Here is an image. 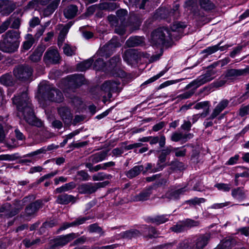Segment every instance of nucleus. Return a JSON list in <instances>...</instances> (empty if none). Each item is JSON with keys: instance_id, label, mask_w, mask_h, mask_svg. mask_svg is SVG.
<instances>
[{"instance_id": "nucleus-1", "label": "nucleus", "mask_w": 249, "mask_h": 249, "mask_svg": "<svg viewBox=\"0 0 249 249\" xmlns=\"http://www.w3.org/2000/svg\"><path fill=\"white\" fill-rule=\"evenodd\" d=\"M12 100L18 110L22 112L24 118L29 124L37 127L42 126V122L34 115L32 105L26 92H22L20 96H15Z\"/></svg>"}, {"instance_id": "nucleus-2", "label": "nucleus", "mask_w": 249, "mask_h": 249, "mask_svg": "<svg viewBox=\"0 0 249 249\" xmlns=\"http://www.w3.org/2000/svg\"><path fill=\"white\" fill-rule=\"evenodd\" d=\"M230 61V59L228 57L225 58L216 63H214L211 65L209 68L208 70L206 71V73L204 74L201 75L197 77L196 80H194L191 84L192 85H196V87H199L200 86L212 81L215 77L216 71L213 70L218 64L223 67Z\"/></svg>"}, {"instance_id": "nucleus-3", "label": "nucleus", "mask_w": 249, "mask_h": 249, "mask_svg": "<svg viewBox=\"0 0 249 249\" xmlns=\"http://www.w3.org/2000/svg\"><path fill=\"white\" fill-rule=\"evenodd\" d=\"M173 36L168 28L160 27L152 32L151 41L153 45L156 46H167Z\"/></svg>"}, {"instance_id": "nucleus-4", "label": "nucleus", "mask_w": 249, "mask_h": 249, "mask_svg": "<svg viewBox=\"0 0 249 249\" xmlns=\"http://www.w3.org/2000/svg\"><path fill=\"white\" fill-rule=\"evenodd\" d=\"M38 91L42 93L48 100L56 103H61L64 100V96L61 91L47 84H40Z\"/></svg>"}, {"instance_id": "nucleus-5", "label": "nucleus", "mask_w": 249, "mask_h": 249, "mask_svg": "<svg viewBox=\"0 0 249 249\" xmlns=\"http://www.w3.org/2000/svg\"><path fill=\"white\" fill-rule=\"evenodd\" d=\"M29 199L28 197H25L21 200H16L13 205L6 203L0 208V213H4L7 218L12 217L19 213Z\"/></svg>"}, {"instance_id": "nucleus-6", "label": "nucleus", "mask_w": 249, "mask_h": 249, "mask_svg": "<svg viewBox=\"0 0 249 249\" xmlns=\"http://www.w3.org/2000/svg\"><path fill=\"white\" fill-rule=\"evenodd\" d=\"M108 184L107 181L98 183H87L80 185L77 190L81 194H91L95 193L98 189L104 187Z\"/></svg>"}, {"instance_id": "nucleus-7", "label": "nucleus", "mask_w": 249, "mask_h": 249, "mask_svg": "<svg viewBox=\"0 0 249 249\" xmlns=\"http://www.w3.org/2000/svg\"><path fill=\"white\" fill-rule=\"evenodd\" d=\"M32 69L27 65H19L13 70L14 76L21 80L28 79L32 75Z\"/></svg>"}, {"instance_id": "nucleus-8", "label": "nucleus", "mask_w": 249, "mask_h": 249, "mask_svg": "<svg viewBox=\"0 0 249 249\" xmlns=\"http://www.w3.org/2000/svg\"><path fill=\"white\" fill-rule=\"evenodd\" d=\"M179 5L176 4L173 9L169 13L168 10L164 8L159 9L157 10L155 14L154 15V18L156 19L158 18H166L167 16V14H168L169 16L173 17V19L177 18L179 16V13L178 11Z\"/></svg>"}, {"instance_id": "nucleus-9", "label": "nucleus", "mask_w": 249, "mask_h": 249, "mask_svg": "<svg viewBox=\"0 0 249 249\" xmlns=\"http://www.w3.org/2000/svg\"><path fill=\"white\" fill-rule=\"evenodd\" d=\"M74 233H71L65 235H61L54 239V244L52 246L51 249H55L59 247H63L76 237Z\"/></svg>"}, {"instance_id": "nucleus-10", "label": "nucleus", "mask_w": 249, "mask_h": 249, "mask_svg": "<svg viewBox=\"0 0 249 249\" xmlns=\"http://www.w3.org/2000/svg\"><path fill=\"white\" fill-rule=\"evenodd\" d=\"M60 55L57 50L50 48L45 53L43 60L47 64L59 63Z\"/></svg>"}, {"instance_id": "nucleus-11", "label": "nucleus", "mask_w": 249, "mask_h": 249, "mask_svg": "<svg viewBox=\"0 0 249 249\" xmlns=\"http://www.w3.org/2000/svg\"><path fill=\"white\" fill-rule=\"evenodd\" d=\"M19 44V43L12 42L3 37V40L0 41V50L5 53H12L18 50Z\"/></svg>"}, {"instance_id": "nucleus-12", "label": "nucleus", "mask_w": 249, "mask_h": 249, "mask_svg": "<svg viewBox=\"0 0 249 249\" xmlns=\"http://www.w3.org/2000/svg\"><path fill=\"white\" fill-rule=\"evenodd\" d=\"M120 84L119 81L116 80H108L105 81L102 85V89L107 93V98L112 97V92H116L118 90V86Z\"/></svg>"}, {"instance_id": "nucleus-13", "label": "nucleus", "mask_w": 249, "mask_h": 249, "mask_svg": "<svg viewBox=\"0 0 249 249\" xmlns=\"http://www.w3.org/2000/svg\"><path fill=\"white\" fill-rule=\"evenodd\" d=\"M57 112L65 124H70L71 123L73 115L69 107H60L57 108Z\"/></svg>"}, {"instance_id": "nucleus-14", "label": "nucleus", "mask_w": 249, "mask_h": 249, "mask_svg": "<svg viewBox=\"0 0 249 249\" xmlns=\"http://www.w3.org/2000/svg\"><path fill=\"white\" fill-rule=\"evenodd\" d=\"M107 151H102L90 156L87 160L86 163L95 164L103 161L107 157Z\"/></svg>"}, {"instance_id": "nucleus-15", "label": "nucleus", "mask_w": 249, "mask_h": 249, "mask_svg": "<svg viewBox=\"0 0 249 249\" xmlns=\"http://www.w3.org/2000/svg\"><path fill=\"white\" fill-rule=\"evenodd\" d=\"M230 101L226 99L220 101L213 110L211 118H216L220 113L225 109L229 105Z\"/></svg>"}, {"instance_id": "nucleus-16", "label": "nucleus", "mask_w": 249, "mask_h": 249, "mask_svg": "<svg viewBox=\"0 0 249 249\" xmlns=\"http://www.w3.org/2000/svg\"><path fill=\"white\" fill-rule=\"evenodd\" d=\"M60 0H53L47 6L41 9V12L44 17L52 15L57 8Z\"/></svg>"}, {"instance_id": "nucleus-17", "label": "nucleus", "mask_w": 249, "mask_h": 249, "mask_svg": "<svg viewBox=\"0 0 249 249\" xmlns=\"http://www.w3.org/2000/svg\"><path fill=\"white\" fill-rule=\"evenodd\" d=\"M41 205L42 202L39 200H37L35 202L30 204L25 209V214L27 216L34 215L41 208Z\"/></svg>"}, {"instance_id": "nucleus-18", "label": "nucleus", "mask_w": 249, "mask_h": 249, "mask_svg": "<svg viewBox=\"0 0 249 249\" xmlns=\"http://www.w3.org/2000/svg\"><path fill=\"white\" fill-rule=\"evenodd\" d=\"M193 137V134L191 133H183L182 132H174L171 137V140L173 142H177L180 141L186 142L188 140Z\"/></svg>"}, {"instance_id": "nucleus-19", "label": "nucleus", "mask_w": 249, "mask_h": 249, "mask_svg": "<svg viewBox=\"0 0 249 249\" xmlns=\"http://www.w3.org/2000/svg\"><path fill=\"white\" fill-rule=\"evenodd\" d=\"M76 200V197L72 195L63 194L58 196L56 202L59 204L66 205L70 202L73 203Z\"/></svg>"}, {"instance_id": "nucleus-20", "label": "nucleus", "mask_w": 249, "mask_h": 249, "mask_svg": "<svg viewBox=\"0 0 249 249\" xmlns=\"http://www.w3.org/2000/svg\"><path fill=\"white\" fill-rule=\"evenodd\" d=\"M152 187L148 188L139 194L133 196L132 199L134 201H142L148 199L152 194Z\"/></svg>"}, {"instance_id": "nucleus-21", "label": "nucleus", "mask_w": 249, "mask_h": 249, "mask_svg": "<svg viewBox=\"0 0 249 249\" xmlns=\"http://www.w3.org/2000/svg\"><path fill=\"white\" fill-rule=\"evenodd\" d=\"M123 58L127 63L131 64L136 61L138 55L137 52L133 49H128L125 51L123 54Z\"/></svg>"}, {"instance_id": "nucleus-22", "label": "nucleus", "mask_w": 249, "mask_h": 249, "mask_svg": "<svg viewBox=\"0 0 249 249\" xmlns=\"http://www.w3.org/2000/svg\"><path fill=\"white\" fill-rule=\"evenodd\" d=\"M186 190L185 188H182L178 190H170L168 191L164 195L165 198L168 199H177L179 197L180 195L183 194Z\"/></svg>"}, {"instance_id": "nucleus-23", "label": "nucleus", "mask_w": 249, "mask_h": 249, "mask_svg": "<svg viewBox=\"0 0 249 249\" xmlns=\"http://www.w3.org/2000/svg\"><path fill=\"white\" fill-rule=\"evenodd\" d=\"M78 12V7L75 5H70L68 6L64 10V15L65 17L69 19L72 18L77 14Z\"/></svg>"}, {"instance_id": "nucleus-24", "label": "nucleus", "mask_w": 249, "mask_h": 249, "mask_svg": "<svg viewBox=\"0 0 249 249\" xmlns=\"http://www.w3.org/2000/svg\"><path fill=\"white\" fill-rule=\"evenodd\" d=\"M2 36L12 42L14 41L19 43L18 39L20 37V33L18 31L9 30Z\"/></svg>"}, {"instance_id": "nucleus-25", "label": "nucleus", "mask_w": 249, "mask_h": 249, "mask_svg": "<svg viewBox=\"0 0 249 249\" xmlns=\"http://www.w3.org/2000/svg\"><path fill=\"white\" fill-rule=\"evenodd\" d=\"M143 42V38L142 37H131L126 41L125 45L128 47H134L142 45Z\"/></svg>"}, {"instance_id": "nucleus-26", "label": "nucleus", "mask_w": 249, "mask_h": 249, "mask_svg": "<svg viewBox=\"0 0 249 249\" xmlns=\"http://www.w3.org/2000/svg\"><path fill=\"white\" fill-rule=\"evenodd\" d=\"M210 239L209 234H204L200 236L196 240V249H203L208 244Z\"/></svg>"}, {"instance_id": "nucleus-27", "label": "nucleus", "mask_w": 249, "mask_h": 249, "mask_svg": "<svg viewBox=\"0 0 249 249\" xmlns=\"http://www.w3.org/2000/svg\"><path fill=\"white\" fill-rule=\"evenodd\" d=\"M144 167L143 165H136L134 166L130 170L125 173L126 176L129 178H132L138 176L142 171H143Z\"/></svg>"}, {"instance_id": "nucleus-28", "label": "nucleus", "mask_w": 249, "mask_h": 249, "mask_svg": "<svg viewBox=\"0 0 249 249\" xmlns=\"http://www.w3.org/2000/svg\"><path fill=\"white\" fill-rule=\"evenodd\" d=\"M231 195L234 198L241 200L244 199L246 197V192L242 187L233 189L231 190Z\"/></svg>"}, {"instance_id": "nucleus-29", "label": "nucleus", "mask_w": 249, "mask_h": 249, "mask_svg": "<svg viewBox=\"0 0 249 249\" xmlns=\"http://www.w3.org/2000/svg\"><path fill=\"white\" fill-rule=\"evenodd\" d=\"M221 43H219L216 45L213 46L211 47H209L207 48L206 49L202 51V53H206L207 55H210L218 50H220L221 51H224L225 49H227L228 47H231L230 45H225L223 46H220Z\"/></svg>"}, {"instance_id": "nucleus-30", "label": "nucleus", "mask_w": 249, "mask_h": 249, "mask_svg": "<svg viewBox=\"0 0 249 249\" xmlns=\"http://www.w3.org/2000/svg\"><path fill=\"white\" fill-rule=\"evenodd\" d=\"M94 60L90 58L85 61L78 63L77 65V69L79 71H84L89 69L92 65Z\"/></svg>"}, {"instance_id": "nucleus-31", "label": "nucleus", "mask_w": 249, "mask_h": 249, "mask_svg": "<svg viewBox=\"0 0 249 249\" xmlns=\"http://www.w3.org/2000/svg\"><path fill=\"white\" fill-rule=\"evenodd\" d=\"M44 51V47H38L30 56V59L33 62H38L40 60Z\"/></svg>"}, {"instance_id": "nucleus-32", "label": "nucleus", "mask_w": 249, "mask_h": 249, "mask_svg": "<svg viewBox=\"0 0 249 249\" xmlns=\"http://www.w3.org/2000/svg\"><path fill=\"white\" fill-rule=\"evenodd\" d=\"M69 27L68 25H65L61 29L58 37V46L60 47L62 46L63 42L65 40L66 36L68 32Z\"/></svg>"}, {"instance_id": "nucleus-33", "label": "nucleus", "mask_w": 249, "mask_h": 249, "mask_svg": "<svg viewBox=\"0 0 249 249\" xmlns=\"http://www.w3.org/2000/svg\"><path fill=\"white\" fill-rule=\"evenodd\" d=\"M168 215H157L154 217H150L149 220L152 223L160 225L164 223L168 220Z\"/></svg>"}, {"instance_id": "nucleus-34", "label": "nucleus", "mask_w": 249, "mask_h": 249, "mask_svg": "<svg viewBox=\"0 0 249 249\" xmlns=\"http://www.w3.org/2000/svg\"><path fill=\"white\" fill-rule=\"evenodd\" d=\"M25 39L23 44V48L25 50H28L33 46L35 40L33 35L29 34L26 36Z\"/></svg>"}, {"instance_id": "nucleus-35", "label": "nucleus", "mask_w": 249, "mask_h": 249, "mask_svg": "<svg viewBox=\"0 0 249 249\" xmlns=\"http://www.w3.org/2000/svg\"><path fill=\"white\" fill-rule=\"evenodd\" d=\"M0 83L5 86H11L13 83V78L11 74L6 73L0 77Z\"/></svg>"}, {"instance_id": "nucleus-36", "label": "nucleus", "mask_w": 249, "mask_h": 249, "mask_svg": "<svg viewBox=\"0 0 249 249\" xmlns=\"http://www.w3.org/2000/svg\"><path fill=\"white\" fill-rule=\"evenodd\" d=\"M166 160V156L160 154L159 157V160L157 165V167L152 170V172H156L162 170L163 168L165 166V165L161 164L165 162Z\"/></svg>"}, {"instance_id": "nucleus-37", "label": "nucleus", "mask_w": 249, "mask_h": 249, "mask_svg": "<svg viewBox=\"0 0 249 249\" xmlns=\"http://www.w3.org/2000/svg\"><path fill=\"white\" fill-rule=\"evenodd\" d=\"M192 82L191 83H190L187 86L189 87H194V89H191L189 91H186L182 94H179L177 96V98L178 99H186L190 98L191 97L194 93H195V89L197 88L198 87H196V85H192L191 84L192 83Z\"/></svg>"}, {"instance_id": "nucleus-38", "label": "nucleus", "mask_w": 249, "mask_h": 249, "mask_svg": "<svg viewBox=\"0 0 249 249\" xmlns=\"http://www.w3.org/2000/svg\"><path fill=\"white\" fill-rule=\"evenodd\" d=\"M140 231L137 230L132 229L122 233V236L124 238H131L140 235Z\"/></svg>"}, {"instance_id": "nucleus-39", "label": "nucleus", "mask_w": 249, "mask_h": 249, "mask_svg": "<svg viewBox=\"0 0 249 249\" xmlns=\"http://www.w3.org/2000/svg\"><path fill=\"white\" fill-rule=\"evenodd\" d=\"M121 62V58L119 56H114L109 60L108 67L110 70H114L117 69V67L120 66Z\"/></svg>"}, {"instance_id": "nucleus-40", "label": "nucleus", "mask_w": 249, "mask_h": 249, "mask_svg": "<svg viewBox=\"0 0 249 249\" xmlns=\"http://www.w3.org/2000/svg\"><path fill=\"white\" fill-rule=\"evenodd\" d=\"M70 82L74 83L75 87L77 88L84 83V78L82 75H73L71 77Z\"/></svg>"}, {"instance_id": "nucleus-41", "label": "nucleus", "mask_w": 249, "mask_h": 249, "mask_svg": "<svg viewBox=\"0 0 249 249\" xmlns=\"http://www.w3.org/2000/svg\"><path fill=\"white\" fill-rule=\"evenodd\" d=\"M64 53L68 56H71L75 54L76 48L75 47L70 46L69 44H65L63 48Z\"/></svg>"}, {"instance_id": "nucleus-42", "label": "nucleus", "mask_w": 249, "mask_h": 249, "mask_svg": "<svg viewBox=\"0 0 249 249\" xmlns=\"http://www.w3.org/2000/svg\"><path fill=\"white\" fill-rule=\"evenodd\" d=\"M186 25L182 22H175L171 26V30L173 32L181 33Z\"/></svg>"}, {"instance_id": "nucleus-43", "label": "nucleus", "mask_w": 249, "mask_h": 249, "mask_svg": "<svg viewBox=\"0 0 249 249\" xmlns=\"http://www.w3.org/2000/svg\"><path fill=\"white\" fill-rule=\"evenodd\" d=\"M206 199H205L204 198H198L196 197L192 199L187 200L186 201V203L190 205V206H200L201 204L205 203L206 202Z\"/></svg>"}, {"instance_id": "nucleus-44", "label": "nucleus", "mask_w": 249, "mask_h": 249, "mask_svg": "<svg viewBox=\"0 0 249 249\" xmlns=\"http://www.w3.org/2000/svg\"><path fill=\"white\" fill-rule=\"evenodd\" d=\"M89 217H81L76 219L74 221L69 223V228L71 227H77L84 224L86 220H89Z\"/></svg>"}, {"instance_id": "nucleus-45", "label": "nucleus", "mask_w": 249, "mask_h": 249, "mask_svg": "<svg viewBox=\"0 0 249 249\" xmlns=\"http://www.w3.org/2000/svg\"><path fill=\"white\" fill-rule=\"evenodd\" d=\"M200 5L201 7L206 11H209L214 8V5L209 0L205 1H202V0H201Z\"/></svg>"}, {"instance_id": "nucleus-46", "label": "nucleus", "mask_w": 249, "mask_h": 249, "mask_svg": "<svg viewBox=\"0 0 249 249\" xmlns=\"http://www.w3.org/2000/svg\"><path fill=\"white\" fill-rule=\"evenodd\" d=\"M242 75V71L241 70L230 69L227 71L226 77H231Z\"/></svg>"}, {"instance_id": "nucleus-47", "label": "nucleus", "mask_w": 249, "mask_h": 249, "mask_svg": "<svg viewBox=\"0 0 249 249\" xmlns=\"http://www.w3.org/2000/svg\"><path fill=\"white\" fill-rule=\"evenodd\" d=\"M214 187L219 191L224 192H229L231 189V185L230 184H226L224 183H219L215 184Z\"/></svg>"}, {"instance_id": "nucleus-48", "label": "nucleus", "mask_w": 249, "mask_h": 249, "mask_svg": "<svg viewBox=\"0 0 249 249\" xmlns=\"http://www.w3.org/2000/svg\"><path fill=\"white\" fill-rule=\"evenodd\" d=\"M105 67V63L102 58H99L95 60L93 64L94 69L97 71L102 70Z\"/></svg>"}, {"instance_id": "nucleus-49", "label": "nucleus", "mask_w": 249, "mask_h": 249, "mask_svg": "<svg viewBox=\"0 0 249 249\" xmlns=\"http://www.w3.org/2000/svg\"><path fill=\"white\" fill-rule=\"evenodd\" d=\"M121 45V44L116 38H113L109 41L107 44L106 45V47L109 50H112V49L119 47Z\"/></svg>"}, {"instance_id": "nucleus-50", "label": "nucleus", "mask_w": 249, "mask_h": 249, "mask_svg": "<svg viewBox=\"0 0 249 249\" xmlns=\"http://www.w3.org/2000/svg\"><path fill=\"white\" fill-rule=\"evenodd\" d=\"M94 164H91L90 163H85V165L86 167L89 169V171L91 172H97L100 170H104L103 164H98L93 167Z\"/></svg>"}, {"instance_id": "nucleus-51", "label": "nucleus", "mask_w": 249, "mask_h": 249, "mask_svg": "<svg viewBox=\"0 0 249 249\" xmlns=\"http://www.w3.org/2000/svg\"><path fill=\"white\" fill-rule=\"evenodd\" d=\"M186 151V149L184 147L173 148V151L175 153V156L178 157L185 156Z\"/></svg>"}, {"instance_id": "nucleus-52", "label": "nucleus", "mask_w": 249, "mask_h": 249, "mask_svg": "<svg viewBox=\"0 0 249 249\" xmlns=\"http://www.w3.org/2000/svg\"><path fill=\"white\" fill-rule=\"evenodd\" d=\"M40 241L39 238H36L32 241L28 239H25L22 241V243L26 248H29L33 245L39 244Z\"/></svg>"}, {"instance_id": "nucleus-53", "label": "nucleus", "mask_w": 249, "mask_h": 249, "mask_svg": "<svg viewBox=\"0 0 249 249\" xmlns=\"http://www.w3.org/2000/svg\"><path fill=\"white\" fill-rule=\"evenodd\" d=\"M46 152V149L44 147L37 149L36 151L27 154L25 157H32L39 156L41 154H45Z\"/></svg>"}, {"instance_id": "nucleus-54", "label": "nucleus", "mask_w": 249, "mask_h": 249, "mask_svg": "<svg viewBox=\"0 0 249 249\" xmlns=\"http://www.w3.org/2000/svg\"><path fill=\"white\" fill-rule=\"evenodd\" d=\"M171 165L172 169L175 170H182L185 168L183 163L178 161L172 162L171 164Z\"/></svg>"}, {"instance_id": "nucleus-55", "label": "nucleus", "mask_w": 249, "mask_h": 249, "mask_svg": "<svg viewBox=\"0 0 249 249\" xmlns=\"http://www.w3.org/2000/svg\"><path fill=\"white\" fill-rule=\"evenodd\" d=\"M230 204V201H227L224 203H214L210 206V208L212 209H220L229 206Z\"/></svg>"}, {"instance_id": "nucleus-56", "label": "nucleus", "mask_w": 249, "mask_h": 249, "mask_svg": "<svg viewBox=\"0 0 249 249\" xmlns=\"http://www.w3.org/2000/svg\"><path fill=\"white\" fill-rule=\"evenodd\" d=\"M88 230L90 232H97L99 233L102 232V229L96 224L89 225L88 227Z\"/></svg>"}, {"instance_id": "nucleus-57", "label": "nucleus", "mask_w": 249, "mask_h": 249, "mask_svg": "<svg viewBox=\"0 0 249 249\" xmlns=\"http://www.w3.org/2000/svg\"><path fill=\"white\" fill-rule=\"evenodd\" d=\"M77 176H79V179L83 181H87L89 179L90 176L88 173L84 170L78 171L77 173Z\"/></svg>"}, {"instance_id": "nucleus-58", "label": "nucleus", "mask_w": 249, "mask_h": 249, "mask_svg": "<svg viewBox=\"0 0 249 249\" xmlns=\"http://www.w3.org/2000/svg\"><path fill=\"white\" fill-rule=\"evenodd\" d=\"M112 73L115 76L120 77L121 78L124 77L126 75V73L122 70L120 69L119 67L112 70Z\"/></svg>"}, {"instance_id": "nucleus-59", "label": "nucleus", "mask_w": 249, "mask_h": 249, "mask_svg": "<svg viewBox=\"0 0 249 249\" xmlns=\"http://www.w3.org/2000/svg\"><path fill=\"white\" fill-rule=\"evenodd\" d=\"M164 71H160L159 74H157L156 75L154 76L153 77L150 78V79H148L146 81H145L142 84L143 85H146L148 84L151 83L158 79H159L160 77L161 76H162L164 74Z\"/></svg>"}, {"instance_id": "nucleus-60", "label": "nucleus", "mask_w": 249, "mask_h": 249, "mask_svg": "<svg viewBox=\"0 0 249 249\" xmlns=\"http://www.w3.org/2000/svg\"><path fill=\"white\" fill-rule=\"evenodd\" d=\"M116 3H103L99 5V8L101 9H108L112 8V9L116 8Z\"/></svg>"}, {"instance_id": "nucleus-61", "label": "nucleus", "mask_w": 249, "mask_h": 249, "mask_svg": "<svg viewBox=\"0 0 249 249\" xmlns=\"http://www.w3.org/2000/svg\"><path fill=\"white\" fill-rule=\"evenodd\" d=\"M249 112V105L242 106L239 110V115L241 117H244L247 115Z\"/></svg>"}, {"instance_id": "nucleus-62", "label": "nucleus", "mask_w": 249, "mask_h": 249, "mask_svg": "<svg viewBox=\"0 0 249 249\" xmlns=\"http://www.w3.org/2000/svg\"><path fill=\"white\" fill-rule=\"evenodd\" d=\"M209 107V102L207 101L205 102H201L197 103L196 104L194 107V108L196 109H206Z\"/></svg>"}, {"instance_id": "nucleus-63", "label": "nucleus", "mask_w": 249, "mask_h": 249, "mask_svg": "<svg viewBox=\"0 0 249 249\" xmlns=\"http://www.w3.org/2000/svg\"><path fill=\"white\" fill-rule=\"evenodd\" d=\"M196 5V3L193 0H188L186 1L184 4V7L187 8V10L193 11V9Z\"/></svg>"}, {"instance_id": "nucleus-64", "label": "nucleus", "mask_w": 249, "mask_h": 249, "mask_svg": "<svg viewBox=\"0 0 249 249\" xmlns=\"http://www.w3.org/2000/svg\"><path fill=\"white\" fill-rule=\"evenodd\" d=\"M106 175L102 172L98 173L96 175L92 176V179L93 181L103 180L106 178Z\"/></svg>"}]
</instances>
